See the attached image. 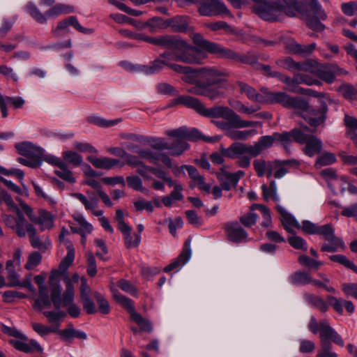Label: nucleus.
Returning <instances> with one entry per match:
<instances>
[{
	"instance_id": "25",
	"label": "nucleus",
	"mask_w": 357,
	"mask_h": 357,
	"mask_svg": "<svg viewBox=\"0 0 357 357\" xmlns=\"http://www.w3.org/2000/svg\"><path fill=\"white\" fill-rule=\"evenodd\" d=\"M88 160L96 168L110 169L120 163L119 160L110 158H96L89 156Z\"/></svg>"
},
{
	"instance_id": "63",
	"label": "nucleus",
	"mask_w": 357,
	"mask_h": 357,
	"mask_svg": "<svg viewBox=\"0 0 357 357\" xmlns=\"http://www.w3.org/2000/svg\"><path fill=\"white\" fill-rule=\"evenodd\" d=\"M267 161L259 158L253 161V167L259 177H262L266 174Z\"/></svg>"
},
{
	"instance_id": "36",
	"label": "nucleus",
	"mask_w": 357,
	"mask_h": 357,
	"mask_svg": "<svg viewBox=\"0 0 357 357\" xmlns=\"http://www.w3.org/2000/svg\"><path fill=\"white\" fill-rule=\"evenodd\" d=\"M137 40H142L149 43L156 45H167L168 40L167 38H161V36L157 37H151L143 33H133L132 38Z\"/></svg>"
},
{
	"instance_id": "18",
	"label": "nucleus",
	"mask_w": 357,
	"mask_h": 357,
	"mask_svg": "<svg viewBox=\"0 0 357 357\" xmlns=\"http://www.w3.org/2000/svg\"><path fill=\"white\" fill-rule=\"evenodd\" d=\"M229 241L239 243L248 237L246 231L236 221L227 222L223 227Z\"/></svg>"
},
{
	"instance_id": "46",
	"label": "nucleus",
	"mask_w": 357,
	"mask_h": 357,
	"mask_svg": "<svg viewBox=\"0 0 357 357\" xmlns=\"http://www.w3.org/2000/svg\"><path fill=\"white\" fill-rule=\"evenodd\" d=\"M114 297L128 310L130 317L133 315V313H137L133 303L130 298L121 294H115Z\"/></svg>"
},
{
	"instance_id": "34",
	"label": "nucleus",
	"mask_w": 357,
	"mask_h": 357,
	"mask_svg": "<svg viewBox=\"0 0 357 357\" xmlns=\"http://www.w3.org/2000/svg\"><path fill=\"white\" fill-rule=\"evenodd\" d=\"M191 255V250L190 248V240L188 239L185 242L184 248L179 255V256L171 263L172 266L175 269L178 266L183 265L188 261Z\"/></svg>"
},
{
	"instance_id": "9",
	"label": "nucleus",
	"mask_w": 357,
	"mask_h": 357,
	"mask_svg": "<svg viewBox=\"0 0 357 357\" xmlns=\"http://www.w3.org/2000/svg\"><path fill=\"white\" fill-rule=\"evenodd\" d=\"M300 13L310 29L316 31H321L325 29L320 20H326V15L317 0L306 1Z\"/></svg>"
},
{
	"instance_id": "44",
	"label": "nucleus",
	"mask_w": 357,
	"mask_h": 357,
	"mask_svg": "<svg viewBox=\"0 0 357 357\" xmlns=\"http://www.w3.org/2000/svg\"><path fill=\"white\" fill-rule=\"evenodd\" d=\"M169 62L162 59H155L153 61L150 66H144L142 70L147 74H153L163 68L164 66H168Z\"/></svg>"
},
{
	"instance_id": "48",
	"label": "nucleus",
	"mask_w": 357,
	"mask_h": 357,
	"mask_svg": "<svg viewBox=\"0 0 357 357\" xmlns=\"http://www.w3.org/2000/svg\"><path fill=\"white\" fill-rule=\"evenodd\" d=\"M238 85L240 87L241 92L245 93L249 99L255 101L259 100V94L256 92L255 89L241 82H239Z\"/></svg>"
},
{
	"instance_id": "2",
	"label": "nucleus",
	"mask_w": 357,
	"mask_h": 357,
	"mask_svg": "<svg viewBox=\"0 0 357 357\" xmlns=\"http://www.w3.org/2000/svg\"><path fill=\"white\" fill-rule=\"evenodd\" d=\"M194 73L197 77L195 86H192L188 91L195 96H204L215 100L224 96L222 89H227L229 74L215 66L195 68Z\"/></svg>"
},
{
	"instance_id": "47",
	"label": "nucleus",
	"mask_w": 357,
	"mask_h": 357,
	"mask_svg": "<svg viewBox=\"0 0 357 357\" xmlns=\"http://www.w3.org/2000/svg\"><path fill=\"white\" fill-rule=\"evenodd\" d=\"M275 63L280 68L294 72L295 61L291 56L281 57L275 60Z\"/></svg>"
},
{
	"instance_id": "12",
	"label": "nucleus",
	"mask_w": 357,
	"mask_h": 357,
	"mask_svg": "<svg viewBox=\"0 0 357 357\" xmlns=\"http://www.w3.org/2000/svg\"><path fill=\"white\" fill-rule=\"evenodd\" d=\"M252 10L265 21L274 22H280L284 19L275 0H266L264 3L255 5Z\"/></svg>"
},
{
	"instance_id": "61",
	"label": "nucleus",
	"mask_w": 357,
	"mask_h": 357,
	"mask_svg": "<svg viewBox=\"0 0 357 357\" xmlns=\"http://www.w3.org/2000/svg\"><path fill=\"white\" fill-rule=\"evenodd\" d=\"M52 300L49 296L42 298H38L35 300L33 307L39 312H41L45 307H50L52 305Z\"/></svg>"
},
{
	"instance_id": "19",
	"label": "nucleus",
	"mask_w": 357,
	"mask_h": 357,
	"mask_svg": "<svg viewBox=\"0 0 357 357\" xmlns=\"http://www.w3.org/2000/svg\"><path fill=\"white\" fill-rule=\"evenodd\" d=\"M19 154L25 158L37 160L42 162L43 150L31 142H24L15 145Z\"/></svg>"
},
{
	"instance_id": "51",
	"label": "nucleus",
	"mask_w": 357,
	"mask_h": 357,
	"mask_svg": "<svg viewBox=\"0 0 357 357\" xmlns=\"http://www.w3.org/2000/svg\"><path fill=\"white\" fill-rule=\"evenodd\" d=\"M262 194L264 199L268 200L271 197L276 199V184L274 181L270 183L269 187L264 184L261 186Z\"/></svg>"
},
{
	"instance_id": "26",
	"label": "nucleus",
	"mask_w": 357,
	"mask_h": 357,
	"mask_svg": "<svg viewBox=\"0 0 357 357\" xmlns=\"http://www.w3.org/2000/svg\"><path fill=\"white\" fill-rule=\"evenodd\" d=\"M10 342L16 349L25 353H31L33 351L42 352L43 351L40 344L33 340H31L29 343H25L15 340H11Z\"/></svg>"
},
{
	"instance_id": "10",
	"label": "nucleus",
	"mask_w": 357,
	"mask_h": 357,
	"mask_svg": "<svg viewBox=\"0 0 357 357\" xmlns=\"http://www.w3.org/2000/svg\"><path fill=\"white\" fill-rule=\"evenodd\" d=\"M290 144L292 141L301 144H305L303 149V151L305 155L312 157L321 152L322 142L316 136L306 135L298 128L290 130Z\"/></svg>"
},
{
	"instance_id": "30",
	"label": "nucleus",
	"mask_w": 357,
	"mask_h": 357,
	"mask_svg": "<svg viewBox=\"0 0 357 357\" xmlns=\"http://www.w3.org/2000/svg\"><path fill=\"white\" fill-rule=\"evenodd\" d=\"M344 125L349 129L347 135L354 142L357 147V119L349 116H344Z\"/></svg>"
},
{
	"instance_id": "50",
	"label": "nucleus",
	"mask_w": 357,
	"mask_h": 357,
	"mask_svg": "<svg viewBox=\"0 0 357 357\" xmlns=\"http://www.w3.org/2000/svg\"><path fill=\"white\" fill-rule=\"evenodd\" d=\"M233 116H234V122L233 123H234V128L236 129L253 127L260 124L259 121L242 120L240 116L238 115L235 112Z\"/></svg>"
},
{
	"instance_id": "42",
	"label": "nucleus",
	"mask_w": 357,
	"mask_h": 357,
	"mask_svg": "<svg viewBox=\"0 0 357 357\" xmlns=\"http://www.w3.org/2000/svg\"><path fill=\"white\" fill-rule=\"evenodd\" d=\"M317 63L312 59L301 62L295 61L294 71H304L314 73Z\"/></svg>"
},
{
	"instance_id": "57",
	"label": "nucleus",
	"mask_w": 357,
	"mask_h": 357,
	"mask_svg": "<svg viewBox=\"0 0 357 357\" xmlns=\"http://www.w3.org/2000/svg\"><path fill=\"white\" fill-rule=\"evenodd\" d=\"M70 26L68 17L58 22L56 27L52 30L55 36H62L69 32L68 26Z\"/></svg>"
},
{
	"instance_id": "59",
	"label": "nucleus",
	"mask_w": 357,
	"mask_h": 357,
	"mask_svg": "<svg viewBox=\"0 0 357 357\" xmlns=\"http://www.w3.org/2000/svg\"><path fill=\"white\" fill-rule=\"evenodd\" d=\"M320 346L317 357H337V355L331 351V343H323L320 344Z\"/></svg>"
},
{
	"instance_id": "41",
	"label": "nucleus",
	"mask_w": 357,
	"mask_h": 357,
	"mask_svg": "<svg viewBox=\"0 0 357 357\" xmlns=\"http://www.w3.org/2000/svg\"><path fill=\"white\" fill-rule=\"evenodd\" d=\"M131 320L136 323L142 331L151 332L152 331V326L151 322L144 319L139 313H133V315L130 317Z\"/></svg>"
},
{
	"instance_id": "62",
	"label": "nucleus",
	"mask_w": 357,
	"mask_h": 357,
	"mask_svg": "<svg viewBox=\"0 0 357 357\" xmlns=\"http://www.w3.org/2000/svg\"><path fill=\"white\" fill-rule=\"evenodd\" d=\"M321 176L325 179L330 188H331L332 190L333 189L332 188L331 183H330L331 180H336L338 177L336 170H335L333 168H326L320 172Z\"/></svg>"
},
{
	"instance_id": "20",
	"label": "nucleus",
	"mask_w": 357,
	"mask_h": 357,
	"mask_svg": "<svg viewBox=\"0 0 357 357\" xmlns=\"http://www.w3.org/2000/svg\"><path fill=\"white\" fill-rule=\"evenodd\" d=\"M280 12L290 17L296 16L303 9L298 0H275Z\"/></svg>"
},
{
	"instance_id": "5",
	"label": "nucleus",
	"mask_w": 357,
	"mask_h": 357,
	"mask_svg": "<svg viewBox=\"0 0 357 357\" xmlns=\"http://www.w3.org/2000/svg\"><path fill=\"white\" fill-rule=\"evenodd\" d=\"M166 135L172 137H177L169 145L168 150L172 156H178L181 155L185 150L189 148V144L184 139L189 141H197L203 139L205 142H215L218 141L216 137H206L196 128H188L186 127H181L175 130H167Z\"/></svg>"
},
{
	"instance_id": "56",
	"label": "nucleus",
	"mask_w": 357,
	"mask_h": 357,
	"mask_svg": "<svg viewBox=\"0 0 357 357\" xmlns=\"http://www.w3.org/2000/svg\"><path fill=\"white\" fill-rule=\"evenodd\" d=\"M278 79L286 84L288 86V91L291 92V89L296 88L299 84L298 74L291 78L281 73V76L278 77Z\"/></svg>"
},
{
	"instance_id": "35",
	"label": "nucleus",
	"mask_w": 357,
	"mask_h": 357,
	"mask_svg": "<svg viewBox=\"0 0 357 357\" xmlns=\"http://www.w3.org/2000/svg\"><path fill=\"white\" fill-rule=\"evenodd\" d=\"M29 14L38 23L45 24L47 22V15L40 12L38 8L32 2L28 3L26 6Z\"/></svg>"
},
{
	"instance_id": "16",
	"label": "nucleus",
	"mask_w": 357,
	"mask_h": 357,
	"mask_svg": "<svg viewBox=\"0 0 357 357\" xmlns=\"http://www.w3.org/2000/svg\"><path fill=\"white\" fill-rule=\"evenodd\" d=\"M20 229H22L23 235H19L16 234L19 237H24L26 236V232L29 233V236L30 239V243L31 246L34 248H37L42 252H45L47 250L50 245V242L49 241H42L38 236L36 235V229L33 227V225L29 223L25 218L24 217L23 222L21 224L20 227Z\"/></svg>"
},
{
	"instance_id": "22",
	"label": "nucleus",
	"mask_w": 357,
	"mask_h": 357,
	"mask_svg": "<svg viewBox=\"0 0 357 357\" xmlns=\"http://www.w3.org/2000/svg\"><path fill=\"white\" fill-rule=\"evenodd\" d=\"M327 300L333 309L340 314L343 313V307L349 314L354 312L355 307L350 301H346L342 298H337L333 296H328Z\"/></svg>"
},
{
	"instance_id": "21",
	"label": "nucleus",
	"mask_w": 357,
	"mask_h": 357,
	"mask_svg": "<svg viewBox=\"0 0 357 357\" xmlns=\"http://www.w3.org/2000/svg\"><path fill=\"white\" fill-rule=\"evenodd\" d=\"M315 47V43L302 45L294 39L289 40L285 44V49L289 54H298L303 56H307L311 54Z\"/></svg>"
},
{
	"instance_id": "6",
	"label": "nucleus",
	"mask_w": 357,
	"mask_h": 357,
	"mask_svg": "<svg viewBox=\"0 0 357 357\" xmlns=\"http://www.w3.org/2000/svg\"><path fill=\"white\" fill-rule=\"evenodd\" d=\"M75 258V251L73 248L68 247V251L66 256L61 261L59 268L53 270L49 278L50 285V297L54 307L56 310L61 307V288L59 285L58 278L64 273L68 267L72 264Z\"/></svg>"
},
{
	"instance_id": "31",
	"label": "nucleus",
	"mask_w": 357,
	"mask_h": 357,
	"mask_svg": "<svg viewBox=\"0 0 357 357\" xmlns=\"http://www.w3.org/2000/svg\"><path fill=\"white\" fill-rule=\"evenodd\" d=\"M75 8L73 6L63 3H57L45 12V15L49 17H57L61 14H69L73 13Z\"/></svg>"
},
{
	"instance_id": "40",
	"label": "nucleus",
	"mask_w": 357,
	"mask_h": 357,
	"mask_svg": "<svg viewBox=\"0 0 357 357\" xmlns=\"http://www.w3.org/2000/svg\"><path fill=\"white\" fill-rule=\"evenodd\" d=\"M87 121L90 123L96 125L100 127L108 128L117 124L118 123L121 122V120H106L99 116H90L87 117Z\"/></svg>"
},
{
	"instance_id": "4",
	"label": "nucleus",
	"mask_w": 357,
	"mask_h": 357,
	"mask_svg": "<svg viewBox=\"0 0 357 357\" xmlns=\"http://www.w3.org/2000/svg\"><path fill=\"white\" fill-rule=\"evenodd\" d=\"M290 131L283 132H274L272 135L261 136L253 145L234 142L226 149H223L222 153L227 158L234 159L240 155L248 154L251 157H257L265 150L273 146L274 142H279L287 151L290 144Z\"/></svg>"
},
{
	"instance_id": "60",
	"label": "nucleus",
	"mask_w": 357,
	"mask_h": 357,
	"mask_svg": "<svg viewBox=\"0 0 357 357\" xmlns=\"http://www.w3.org/2000/svg\"><path fill=\"white\" fill-rule=\"evenodd\" d=\"M87 258V273L90 277H94L97 273L96 259L91 252L86 254Z\"/></svg>"
},
{
	"instance_id": "14",
	"label": "nucleus",
	"mask_w": 357,
	"mask_h": 357,
	"mask_svg": "<svg viewBox=\"0 0 357 357\" xmlns=\"http://www.w3.org/2000/svg\"><path fill=\"white\" fill-rule=\"evenodd\" d=\"M20 206L22 213L24 212L27 215L31 222L40 225L42 231L53 227V217L50 213L40 211L39 216H36L33 214V208L26 203L21 202Z\"/></svg>"
},
{
	"instance_id": "1",
	"label": "nucleus",
	"mask_w": 357,
	"mask_h": 357,
	"mask_svg": "<svg viewBox=\"0 0 357 357\" xmlns=\"http://www.w3.org/2000/svg\"><path fill=\"white\" fill-rule=\"evenodd\" d=\"M190 37L197 45L219 59H229L235 62L250 65L255 70L261 71L266 77L278 79L281 76V73L273 70L271 66L258 62L259 57L255 53L248 52L241 54L231 49L224 47L218 43L206 40L198 33H192Z\"/></svg>"
},
{
	"instance_id": "3",
	"label": "nucleus",
	"mask_w": 357,
	"mask_h": 357,
	"mask_svg": "<svg viewBox=\"0 0 357 357\" xmlns=\"http://www.w3.org/2000/svg\"><path fill=\"white\" fill-rule=\"evenodd\" d=\"M161 38H167V45H156L157 46L171 50L173 52H165L160 55V58L168 61H181L189 65H200L207 58V55L201 50L203 48L195 44L197 47L188 44L181 37L174 35H163ZM194 43H195L193 41ZM205 51H206L205 50Z\"/></svg>"
},
{
	"instance_id": "54",
	"label": "nucleus",
	"mask_w": 357,
	"mask_h": 357,
	"mask_svg": "<svg viewBox=\"0 0 357 357\" xmlns=\"http://www.w3.org/2000/svg\"><path fill=\"white\" fill-rule=\"evenodd\" d=\"M298 261L303 266L315 269H317L321 264L320 261L311 259L305 255L299 256Z\"/></svg>"
},
{
	"instance_id": "43",
	"label": "nucleus",
	"mask_w": 357,
	"mask_h": 357,
	"mask_svg": "<svg viewBox=\"0 0 357 357\" xmlns=\"http://www.w3.org/2000/svg\"><path fill=\"white\" fill-rule=\"evenodd\" d=\"M339 91L349 100H357V88L349 84H344L339 87Z\"/></svg>"
},
{
	"instance_id": "58",
	"label": "nucleus",
	"mask_w": 357,
	"mask_h": 357,
	"mask_svg": "<svg viewBox=\"0 0 357 357\" xmlns=\"http://www.w3.org/2000/svg\"><path fill=\"white\" fill-rule=\"evenodd\" d=\"M257 215L252 212H248L243 215H242L239 220L242 225L245 227H250L252 225H255L257 220Z\"/></svg>"
},
{
	"instance_id": "28",
	"label": "nucleus",
	"mask_w": 357,
	"mask_h": 357,
	"mask_svg": "<svg viewBox=\"0 0 357 357\" xmlns=\"http://www.w3.org/2000/svg\"><path fill=\"white\" fill-rule=\"evenodd\" d=\"M124 236L125 245L127 248L130 249L137 248L141 241V236L139 234H131V227H127L126 228L120 230Z\"/></svg>"
},
{
	"instance_id": "29",
	"label": "nucleus",
	"mask_w": 357,
	"mask_h": 357,
	"mask_svg": "<svg viewBox=\"0 0 357 357\" xmlns=\"http://www.w3.org/2000/svg\"><path fill=\"white\" fill-rule=\"evenodd\" d=\"M334 228L331 224H326L323 226H319L316 234L322 235L326 241H334L337 245H342V238L337 237L334 234Z\"/></svg>"
},
{
	"instance_id": "15",
	"label": "nucleus",
	"mask_w": 357,
	"mask_h": 357,
	"mask_svg": "<svg viewBox=\"0 0 357 357\" xmlns=\"http://www.w3.org/2000/svg\"><path fill=\"white\" fill-rule=\"evenodd\" d=\"M198 11L204 16H216L221 14L231 15L229 10L220 0H199Z\"/></svg>"
},
{
	"instance_id": "11",
	"label": "nucleus",
	"mask_w": 357,
	"mask_h": 357,
	"mask_svg": "<svg viewBox=\"0 0 357 357\" xmlns=\"http://www.w3.org/2000/svg\"><path fill=\"white\" fill-rule=\"evenodd\" d=\"M306 106L298 108L303 113L298 114L312 128L324 126L327 118L328 107L326 102H322L317 108L309 105L305 101Z\"/></svg>"
},
{
	"instance_id": "24",
	"label": "nucleus",
	"mask_w": 357,
	"mask_h": 357,
	"mask_svg": "<svg viewBox=\"0 0 357 357\" xmlns=\"http://www.w3.org/2000/svg\"><path fill=\"white\" fill-rule=\"evenodd\" d=\"M332 68V64L319 65L317 63L314 74L326 82L331 84L333 82L335 79Z\"/></svg>"
},
{
	"instance_id": "32",
	"label": "nucleus",
	"mask_w": 357,
	"mask_h": 357,
	"mask_svg": "<svg viewBox=\"0 0 357 357\" xmlns=\"http://www.w3.org/2000/svg\"><path fill=\"white\" fill-rule=\"evenodd\" d=\"M304 298L310 305L316 307L321 312H326L328 309L327 303L319 296L306 293L304 294Z\"/></svg>"
},
{
	"instance_id": "23",
	"label": "nucleus",
	"mask_w": 357,
	"mask_h": 357,
	"mask_svg": "<svg viewBox=\"0 0 357 357\" xmlns=\"http://www.w3.org/2000/svg\"><path fill=\"white\" fill-rule=\"evenodd\" d=\"M167 28H171L174 33H185L188 30V17L181 15L167 19Z\"/></svg>"
},
{
	"instance_id": "55",
	"label": "nucleus",
	"mask_w": 357,
	"mask_h": 357,
	"mask_svg": "<svg viewBox=\"0 0 357 357\" xmlns=\"http://www.w3.org/2000/svg\"><path fill=\"white\" fill-rule=\"evenodd\" d=\"M59 167L60 169L55 171V174L59 177L70 183H74L75 181V179L73 177L72 172L68 169L67 165L65 162L64 167Z\"/></svg>"
},
{
	"instance_id": "7",
	"label": "nucleus",
	"mask_w": 357,
	"mask_h": 357,
	"mask_svg": "<svg viewBox=\"0 0 357 357\" xmlns=\"http://www.w3.org/2000/svg\"><path fill=\"white\" fill-rule=\"evenodd\" d=\"M176 102L195 109L199 115L207 118H229L228 113L232 110L228 107L220 105L207 108L199 99L189 96H181L177 98Z\"/></svg>"
},
{
	"instance_id": "53",
	"label": "nucleus",
	"mask_w": 357,
	"mask_h": 357,
	"mask_svg": "<svg viewBox=\"0 0 357 357\" xmlns=\"http://www.w3.org/2000/svg\"><path fill=\"white\" fill-rule=\"evenodd\" d=\"M288 243L295 249L307 250V243L305 241L298 236H292L288 238Z\"/></svg>"
},
{
	"instance_id": "49",
	"label": "nucleus",
	"mask_w": 357,
	"mask_h": 357,
	"mask_svg": "<svg viewBox=\"0 0 357 357\" xmlns=\"http://www.w3.org/2000/svg\"><path fill=\"white\" fill-rule=\"evenodd\" d=\"M63 158L66 162L73 164L75 166L79 165L82 162V156L76 152L71 151L63 152Z\"/></svg>"
},
{
	"instance_id": "13",
	"label": "nucleus",
	"mask_w": 357,
	"mask_h": 357,
	"mask_svg": "<svg viewBox=\"0 0 357 357\" xmlns=\"http://www.w3.org/2000/svg\"><path fill=\"white\" fill-rule=\"evenodd\" d=\"M271 103H279L287 108L298 109L306 106L305 100L300 97H291L284 92H268L266 94Z\"/></svg>"
},
{
	"instance_id": "37",
	"label": "nucleus",
	"mask_w": 357,
	"mask_h": 357,
	"mask_svg": "<svg viewBox=\"0 0 357 357\" xmlns=\"http://www.w3.org/2000/svg\"><path fill=\"white\" fill-rule=\"evenodd\" d=\"M234 114V112L231 110L230 112L228 113L229 118H223L224 119L227 120V121L212 120V123L218 128L225 131V135H227V133L229 130H230L231 128H234V123H233L234 122V116H233Z\"/></svg>"
},
{
	"instance_id": "52",
	"label": "nucleus",
	"mask_w": 357,
	"mask_h": 357,
	"mask_svg": "<svg viewBox=\"0 0 357 357\" xmlns=\"http://www.w3.org/2000/svg\"><path fill=\"white\" fill-rule=\"evenodd\" d=\"M42 256L38 252H33L29 255L28 261L25 264V268L32 270L37 266L41 261Z\"/></svg>"
},
{
	"instance_id": "64",
	"label": "nucleus",
	"mask_w": 357,
	"mask_h": 357,
	"mask_svg": "<svg viewBox=\"0 0 357 357\" xmlns=\"http://www.w3.org/2000/svg\"><path fill=\"white\" fill-rule=\"evenodd\" d=\"M342 290L347 296H352L357 299V283H344Z\"/></svg>"
},
{
	"instance_id": "45",
	"label": "nucleus",
	"mask_w": 357,
	"mask_h": 357,
	"mask_svg": "<svg viewBox=\"0 0 357 357\" xmlns=\"http://www.w3.org/2000/svg\"><path fill=\"white\" fill-rule=\"evenodd\" d=\"M93 297L96 298L98 305V310L103 314H109L110 311V307L109 303L105 298L98 291H94L93 293Z\"/></svg>"
},
{
	"instance_id": "39",
	"label": "nucleus",
	"mask_w": 357,
	"mask_h": 357,
	"mask_svg": "<svg viewBox=\"0 0 357 357\" xmlns=\"http://www.w3.org/2000/svg\"><path fill=\"white\" fill-rule=\"evenodd\" d=\"M255 134V130H238L231 129L227 133V136L231 139L232 140H246L249 138L252 135Z\"/></svg>"
},
{
	"instance_id": "33",
	"label": "nucleus",
	"mask_w": 357,
	"mask_h": 357,
	"mask_svg": "<svg viewBox=\"0 0 357 357\" xmlns=\"http://www.w3.org/2000/svg\"><path fill=\"white\" fill-rule=\"evenodd\" d=\"M289 280L295 285H305L311 283L312 278L310 273L305 271H298L290 275Z\"/></svg>"
},
{
	"instance_id": "38",
	"label": "nucleus",
	"mask_w": 357,
	"mask_h": 357,
	"mask_svg": "<svg viewBox=\"0 0 357 357\" xmlns=\"http://www.w3.org/2000/svg\"><path fill=\"white\" fill-rule=\"evenodd\" d=\"M335 162L336 158L333 153L324 152L317 158L314 166L319 169L323 166L332 165Z\"/></svg>"
},
{
	"instance_id": "17",
	"label": "nucleus",
	"mask_w": 357,
	"mask_h": 357,
	"mask_svg": "<svg viewBox=\"0 0 357 357\" xmlns=\"http://www.w3.org/2000/svg\"><path fill=\"white\" fill-rule=\"evenodd\" d=\"M319 326L320 344L331 343L330 342L331 340L341 347L344 346V341L341 336L329 325L327 320L320 321Z\"/></svg>"
},
{
	"instance_id": "8",
	"label": "nucleus",
	"mask_w": 357,
	"mask_h": 357,
	"mask_svg": "<svg viewBox=\"0 0 357 357\" xmlns=\"http://www.w3.org/2000/svg\"><path fill=\"white\" fill-rule=\"evenodd\" d=\"M4 202L15 213V215L3 214L2 220L8 227L12 229L16 234L23 235L22 229L20 228L24 220V215L22 211L13 202L11 196L5 190L0 189V204Z\"/></svg>"
},
{
	"instance_id": "27",
	"label": "nucleus",
	"mask_w": 357,
	"mask_h": 357,
	"mask_svg": "<svg viewBox=\"0 0 357 357\" xmlns=\"http://www.w3.org/2000/svg\"><path fill=\"white\" fill-rule=\"evenodd\" d=\"M218 178L220 183L221 188L225 190H229L237 185L236 178L234 177L233 173L221 170L218 174Z\"/></svg>"
}]
</instances>
